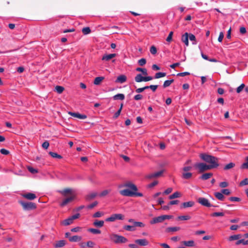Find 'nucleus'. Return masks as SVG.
Masks as SVG:
<instances>
[{
	"instance_id": "a878e982",
	"label": "nucleus",
	"mask_w": 248,
	"mask_h": 248,
	"mask_svg": "<svg viewBox=\"0 0 248 248\" xmlns=\"http://www.w3.org/2000/svg\"><path fill=\"white\" fill-rule=\"evenodd\" d=\"M192 173L184 171L182 173V177L183 178H184L185 179H189L192 177Z\"/></svg>"
},
{
	"instance_id": "412c9836",
	"label": "nucleus",
	"mask_w": 248,
	"mask_h": 248,
	"mask_svg": "<svg viewBox=\"0 0 248 248\" xmlns=\"http://www.w3.org/2000/svg\"><path fill=\"white\" fill-rule=\"evenodd\" d=\"M93 225L97 227H102L104 226V221L103 220H95L93 223Z\"/></svg>"
},
{
	"instance_id": "de8ad7c7",
	"label": "nucleus",
	"mask_w": 248,
	"mask_h": 248,
	"mask_svg": "<svg viewBox=\"0 0 248 248\" xmlns=\"http://www.w3.org/2000/svg\"><path fill=\"white\" fill-rule=\"evenodd\" d=\"M211 216L213 217H223L224 216V213L223 212H214L213 214H212Z\"/></svg>"
},
{
	"instance_id": "ddd939ff",
	"label": "nucleus",
	"mask_w": 248,
	"mask_h": 248,
	"mask_svg": "<svg viewBox=\"0 0 248 248\" xmlns=\"http://www.w3.org/2000/svg\"><path fill=\"white\" fill-rule=\"evenodd\" d=\"M116 54L115 53L113 54H110L108 55H104L102 58V61H108L111 59L114 58L116 57Z\"/></svg>"
},
{
	"instance_id": "cd10ccee",
	"label": "nucleus",
	"mask_w": 248,
	"mask_h": 248,
	"mask_svg": "<svg viewBox=\"0 0 248 248\" xmlns=\"http://www.w3.org/2000/svg\"><path fill=\"white\" fill-rule=\"evenodd\" d=\"M163 173L162 171H159L154 173H152L151 174H149L148 176V178H153L154 177H157L158 176H160Z\"/></svg>"
},
{
	"instance_id": "5fc2aeb1",
	"label": "nucleus",
	"mask_w": 248,
	"mask_h": 248,
	"mask_svg": "<svg viewBox=\"0 0 248 248\" xmlns=\"http://www.w3.org/2000/svg\"><path fill=\"white\" fill-rule=\"evenodd\" d=\"M245 87V84H242L236 89V92L237 93H240Z\"/></svg>"
},
{
	"instance_id": "aec40b11",
	"label": "nucleus",
	"mask_w": 248,
	"mask_h": 248,
	"mask_svg": "<svg viewBox=\"0 0 248 248\" xmlns=\"http://www.w3.org/2000/svg\"><path fill=\"white\" fill-rule=\"evenodd\" d=\"M213 174L211 172L209 173H205L203 174L201 177L200 179L203 180H206L208 179H209L211 176H212Z\"/></svg>"
},
{
	"instance_id": "20e7f679",
	"label": "nucleus",
	"mask_w": 248,
	"mask_h": 248,
	"mask_svg": "<svg viewBox=\"0 0 248 248\" xmlns=\"http://www.w3.org/2000/svg\"><path fill=\"white\" fill-rule=\"evenodd\" d=\"M200 157L202 160L209 163L213 168H216L219 166L218 159L216 157L204 153L201 154Z\"/></svg>"
},
{
	"instance_id": "0e129e2a",
	"label": "nucleus",
	"mask_w": 248,
	"mask_h": 248,
	"mask_svg": "<svg viewBox=\"0 0 248 248\" xmlns=\"http://www.w3.org/2000/svg\"><path fill=\"white\" fill-rule=\"evenodd\" d=\"M192 169V166H185L183 168V171L187 172L188 171L191 170Z\"/></svg>"
},
{
	"instance_id": "72a5a7b5",
	"label": "nucleus",
	"mask_w": 248,
	"mask_h": 248,
	"mask_svg": "<svg viewBox=\"0 0 248 248\" xmlns=\"http://www.w3.org/2000/svg\"><path fill=\"white\" fill-rule=\"evenodd\" d=\"M166 76V73L164 72L156 73L155 76V78H159Z\"/></svg>"
},
{
	"instance_id": "f3484780",
	"label": "nucleus",
	"mask_w": 248,
	"mask_h": 248,
	"mask_svg": "<svg viewBox=\"0 0 248 248\" xmlns=\"http://www.w3.org/2000/svg\"><path fill=\"white\" fill-rule=\"evenodd\" d=\"M182 243L186 247H192L195 246V242L193 240L184 241Z\"/></svg>"
},
{
	"instance_id": "2f4dec72",
	"label": "nucleus",
	"mask_w": 248,
	"mask_h": 248,
	"mask_svg": "<svg viewBox=\"0 0 248 248\" xmlns=\"http://www.w3.org/2000/svg\"><path fill=\"white\" fill-rule=\"evenodd\" d=\"M174 80L173 79L170 80H167L165 81L164 82L163 87L164 88H166L170 86V85L173 82Z\"/></svg>"
},
{
	"instance_id": "bb28decb",
	"label": "nucleus",
	"mask_w": 248,
	"mask_h": 248,
	"mask_svg": "<svg viewBox=\"0 0 248 248\" xmlns=\"http://www.w3.org/2000/svg\"><path fill=\"white\" fill-rule=\"evenodd\" d=\"M104 79V77H96L95 78L94 80L93 83L94 84L96 85H99Z\"/></svg>"
},
{
	"instance_id": "2eb2a0df",
	"label": "nucleus",
	"mask_w": 248,
	"mask_h": 248,
	"mask_svg": "<svg viewBox=\"0 0 248 248\" xmlns=\"http://www.w3.org/2000/svg\"><path fill=\"white\" fill-rule=\"evenodd\" d=\"M181 39L182 41L184 42L186 46H188V33L187 32H186L182 35Z\"/></svg>"
},
{
	"instance_id": "c85d7f7f",
	"label": "nucleus",
	"mask_w": 248,
	"mask_h": 248,
	"mask_svg": "<svg viewBox=\"0 0 248 248\" xmlns=\"http://www.w3.org/2000/svg\"><path fill=\"white\" fill-rule=\"evenodd\" d=\"M144 77H143L141 74H139L135 77V80L137 82H140L144 81Z\"/></svg>"
},
{
	"instance_id": "4c0bfd02",
	"label": "nucleus",
	"mask_w": 248,
	"mask_h": 248,
	"mask_svg": "<svg viewBox=\"0 0 248 248\" xmlns=\"http://www.w3.org/2000/svg\"><path fill=\"white\" fill-rule=\"evenodd\" d=\"M49 154L53 158H58L59 159L62 158V156L60 155H58L56 153L49 152Z\"/></svg>"
},
{
	"instance_id": "774afa93",
	"label": "nucleus",
	"mask_w": 248,
	"mask_h": 248,
	"mask_svg": "<svg viewBox=\"0 0 248 248\" xmlns=\"http://www.w3.org/2000/svg\"><path fill=\"white\" fill-rule=\"evenodd\" d=\"M246 185H248V178H245L244 180L242 181L240 183V185L241 186Z\"/></svg>"
},
{
	"instance_id": "dca6fc26",
	"label": "nucleus",
	"mask_w": 248,
	"mask_h": 248,
	"mask_svg": "<svg viewBox=\"0 0 248 248\" xmlns=\"http://www.w3.org/2000/svg\"><path fill=\"white\" fill-rule=\"evenodd\" d=\"M126 80V77L125 75H122L118 76L116 80V82L123 83Z\"/></svg>"
},
{
	"instance_id": "9d476101",
	"label": "nucleus",
	"mask_w": 248,
	"mask_h": 248,
	"mask_svg": "<svg viewBox=\"0 0 248 248\" xmlns=\"http://www.w3.org/2000/svg\"><path fill=\"white\" fill-rule=\"evenodd\" d=\"M198 202L200 203L201 205L204 206H205V207H212V206H213V207H217L218 206H215V205H213L212 204H211L209 201L205 198H199L198 199Z\"/></svg>"
},
{
	"instance_id": "c9c22d12",
	"label": "nucleus",
	"mask_w": 248,
	"mask_h": 248,
	"mask_svg": "<svg viewBox=\"0 0 248 248\" xmlns=\"http://www.w3.org/2000/svg\"><path fill=\"white\" fill-rule=\"evenodd\" d=\"M180 193L179 192H175L169 196L170 199H173L180 197Z\"/></svg>"
},
{
	"instance_id": "a211bd4d",
	"label": "nucleus",
	"mask_w": 248,
	"mask_h": 248,
	"mask_svg": "<svg viewBox=\"0 0 248 248\" xmlns=\"http://www.w3.org/2000/svg\"><path fill=\"white\" fill-rule=\"evenodd\" d=\"M180 230V227H168L166 230V232H174L178 231Z\"/></svg>"
},
{
	"instance_id": "c03bdc74",
	"label": "nucleus",
	"mask_w": 248,
	"mask_h": 248,
	"mask_svg": "<svg viewBox=\"0 0 248 248\" xmlns=\"http://www.w3.org/2000/svg\"><path fill=\"white\" fill-rule=\"evenodd\" d=\"M64 89V88L61 86H57L55 87V90L58 93H62Z\"/></svg>"
},
{
	"instance_id": "1a4fd4ad",
	"label": "nucleus",
	"mask_w": 248,
	"mask_h": 248,
	"mask_svg": "<svg viewBox=\"0 0 248 248\" xmlns=\"http://www.w3.org/2000/svg\"><path fill=\"white\" fill-rule=\"evenodd\" d=\"M124 216L121 214H115L112 215L110 217L106 219V221L108 222H113L117 219L123 220Z\"/></svg>"
},
{
	"instance_id": "393cba45",
	"label": "nucleus",
	"mask_w": 248,
	"mask_h": 248,
	"mask_svg": "<svg viewBox=\"0 0 248 248\" xmlns=\"http://www.w3.org/2000/svg\"><path fill=\"white\" fill-rule=\"evenodd\" d=\"M97 195L98 193L97 192H93L90 193L86 196V199L88 201H90L94 198Z\"/></svg>"
},
{
	"instance_id": "864d4df0",
	"label": "nucleus",
	"mask_w": 248,
	"mask_h": 248,
	"mask_svg": "<svg viewBox=\"0 0 248 248\" xmlns=\"http://www.w3.org/2000/svg\"><path fill=\"white\" fill-rule=\"evenodd\" d=\"M150 51L152 54H155L157 52L156 48L154 46H152L150 47Z\"/></svg>"
},
{
	"instance_id": "f704fd0d",
	"label": "nucleus",
	"mask_w": 248,
	"mask_h": 248,
	"mask_svg": "<svg viewBox=\"0 0 248 248\" xmlns=\"http://www.w3.org/2000/svg\"><path fill=\"white\" fill-rule=\"evenodd\" d=\"M234 166H235V164L232 163V162H231V163L226 165L224 166V170H230L231 169H232Z\"/></svg>"
},
{
	"instance_id": "79ce46f5",
	"label": "nucleus",
	"mask_w": 248,
	"mask_h": 248,
	"mask_svg": "<svg viewBox=\"0 0 248 248\" xmlns=\"http://www.w3.org/2000/svg\"><path fill=\"white\" fill-rule=\"evenodd\" d=\"M188 39L191 41H194L192 44L194 45L196 44V37L194 35L191 33L188 34Z\"/></svg>"
},
{
	"instance_id": "680f3d73",
	"label": "nucleus",
	"mask_w": 248,
	"mask_h": 248,
	"mask_svg": "<svg viewBox=\"0 0 248 248\" xmlns=\"http://www.w3.org/2000/svg\"><path fill=\"white\" fill-rule=\"evenodd\" d=\"M49 145V143L47 141L44 142L42 144V147L45 149H47Z\"/></svg>"
},
{
	"instance_id": "c756f323",
	"label": "nucleus",
	"mask_w": 248,
	"mask_h": 248,
	"mask_svg": "<svg viewBox=\"0 0 248 248\" xmlns=\"http://www.w3.org/2000/svg\"><path fill=\"white\" fill-rule=\"evenodd\" d=\"M214 195L218 200L222 201L224 200V196L221 192H215Z\"/></svg>"
},
{
	"instance_id": "4468645a",
	"label": "nucleus",
	"mask_w": 248,
	"mask_h": 248,
	"mask_svg": "<svg viewBox=\"0 0 248 248\" xmlns=\"http://www.w3.org/2000/svg\"><path fill=\"white\" fill-rule=\"evenodd\" d=\"M136 243L139 244L140 246H147L148 245V241L145 239H137L135 240Z\"/></svg>"
},
{
	"instance_id": "a19ab883",
	"label": "nucleus",
	"mask_w": 248,
	"mask_h": 248,
	"mask_svg": "<svg viewBox=\"0 0 248 248\" xmlns=\"http://www.w3.org/2000/svg\"><path fill=\"white\" fill-rule=\"evenodd\" d=\"M136 71L138 72H141L142 73V74L144 75H147L148 74L147 73V70L145 68H142L140 67H138L136 68Z\"/></svg>"
},
{
	"instance_id": "8fccbe9b",
	"label": "nucleus",
	"mask_w": 248,
	"mask_h": 248,
	"mask_svg": "<svg viewBox=\"0 0 248 248\" xmlns=\"http://www.w3.org/2000/svg\"><path fill=\"white\" fill-rule=\"evenodd\" d=\"M146 60L144 58H142L138 61V63L140 66H143L146 64Z\"/></svg>"
},
{
	"instance_id": "3c124183",
	"label": "nucleus",
	"mask_w": 248,
	"mask_h": 248,
	"mask_svg": "<svg viewBox=\"0 0 248 248\" xmlns=\"http://www.w3.org/2000/svg\"><path fill=\"white\" fill-rule=\"evenodd\" d=\"M28 170L32 174H35L38 172L37 170L34 169L33 168L31 167H28Z\"/></svg>"
},
{
	"instance_id": "f257e3e1",
	"label": "nucleus",
	"mask_w": 248,
	"mask_h": 248,
	"mask_svg": "<svg viewBox=\"0 0 248 248\" xmlns=\"http://www.w3.org/2000/svg\"><path fill=\"white\" fill-rule=\"evenodd\" d=\"M119 187H126L129 188L130 190L128 189H125L124 190H120L119 193L121 195L127 197H133V196H138V197H142L143 194L140 192H137L136 191L138 190V188L137 186L130 182H127L122 185L119 186Z\"/></svg>"
},
{
	"instance_id": "b1692460",
	"label": "nucleus",
	"mask_w": 248,
	"mask_h": 248,
	"mask_svg": "<svg viewBox=\"0 0 248 248\" xmlns=\"http://www.w3.org/2000/svg\"><path fill=\"white\" fill-rule=\"evenodd\" d=\"M194 202L192 201H189L187 202H185L182 203L181 207L187 208L192 207L194 205Z\"/></svg>"
},
{
	"instance_id": "69168bd1",
	"label": "nucleus",
	"mask_w": 248,
	"mask_h": 248,
	"mask_svg": "<svg viewBox=\"0 0 248 248\" xmlns=\"http://www.w3.org/2000/svg\"><path fill=\"white\" fill-rule=\"evenodd\" d=\"M229 200L231 202H239L240 201V199L237 197H231L229 198Z\"/></svg>"
},
{
	"instance_id": "a18cd8bd",
	"label": "nucleus",
	"mask_w": 248,
	"mask_h": 248,
	"mask_svg": "<svg viewBox=\"0 0 248 248\" xmlns=\"http://www.w3.org/2000/svg\"><path fill=\"white\" fill-rule=\"evenodd\" d=\"M133 226L134 228L135 227H144L145 225L141 222L135 221L134 222Z\"/></svg>"
},
{
	"instance_id": "4be33fe9",
	"label": "nucleus",
	"mask_w": 248,
	"mask_h": 248,
	"mask_svg": "<svg viewBox=\"0 0 248 248\" xmlns=\"http://www.w3.org/2000/svg\"><path fill=\"white\" fill-rule=\"evenodd\" d=\"M69 240L70 242H78L81 240V237L78 235H74L69 237Z\"/></svg>"
},
{
	"instance_id": "39448f33",
	"label": "nucleus",
	"mask_w": 248,
	"mask_h": 248,
	"mask_svg": "<svg viewBox=\"0 0 248 248\" xmlns=\"http://www.w3.org/2000/svg\"><path fill=\"white\" fill-rule=\"evenodd\" d=\"M109 238L116 244L125 243L127 242V239L124 236L114 233L110 235Z\"/></svg>"
},
{
	"instance_id": "9b49d317",
	"label": "nucleus",
	"mask_w": 248,
	"mask_h": 248,
	"mask_svg": "<svg viewBox=\"0 0 248 248\" xmlns=\"http://www.w3.org/2000/svg\"><path fill=\"white\" fill-rule=\"evenodd\" d=\"M68 114L73 117H76L80 119H85L87 118V116L86 115L80 114L79 113L69 111L68 112Z\"/></svg>"
},
{
	"instance_id": "4d7b16f0",
	"label": "nucleus",
	"mask_w": 248,
	"mask_h": 248,
	"mask_svg": "<svg viewBox=\"0 0 248 248\" xmlns=\"http://www.w3.org/2000/svg\"><path fill=\"white\" fill-rule=\"evenodd\" d=\"M221 192L222 193V194L223 195L225 194V195H229L231 193L230 190L228 189H222L221 191Z\"/></svg>"
},
{
	"instance_id": "6e6d98bb",
	"label": "nucleus",
	"mask_w": 248,
	"mask_h": 248,
	"mask_svg": "<svg viewBox=\"0 0 248 248\" xmlns=\"http://www.w3.org/2000/svg\"><path fill=\"white\" fill-rule=\"evenodd\" d=\"M147 89H148V87H147L146 86H145L143 88H138L136 90V92L139 93L142 92L145 90Z\"/></svg>"
},
{
	"instance_id": "09e8293b",
	"label": "nucleus",
	"mask_w": 248,
	"mask_h": 248,
	"mask_svg": "<svg viewBox=\"0 0 248 248\" xmlns=\"http://www.w3.org/2000/svg\"><path fill=\"white\" fill-rule=\"evenodd\" d=\"M89 231L93 234H100L101 233V231L99 230L93 228L90 229Z\"/></svg>"
},
{
	"instance_id": "49530a36",
	"label": "nucleus",
	"mask_w": 248,
	"mask_h": 248,
	"mask_svg": "<svg viewBox=\"0 0 248 248\" xmlns=\"http://www.w3.org/2000/svg\"><path fill=\"white\" fill-rule=\"evenodd\" d=\"M124 229L128 231H134L135 230L133 226L125 225L124 227Z\"/></svg>"
},
{
	"instance_id": "13d9d810",
	"label": "nucleus",
	"mask_w": 248,
	"mask_h": 248,
	"mask_svg": "<svg viewBox=\"0 0 248 248\" xmlns=\"http://www.w3.org/2000/svg\"><path fill=\"white\" fill-rule=\"evenodd\" d=\"M173 32L170 31L166 39V41L168 42H170L172 40V37L173 35Z\"/></svg>"
},
{
	"instance_id": "e433bc0d",
	"label": "nucleus",
	"mask_w": 248,
	"mask_h": 248,
	"mask_svg": "<svg viewBox=\"0 0 248 248\" xmlns=\"http://www.w3.org/2000/svg\"><path fill=\"white\" fill-rule=\"evenodd\" d=\"M246 162L243 163L241 166L242 169H248V156L246 158Z\"/></svg>"
},
{
	"instance_id": "ea45409f",
	"label": "nucleus",
	"mask_w": 248,
	"mask_h": 248,
	"mask_svg": "<svg viewBox=\"0 0 248 248\" xmlns=\"http://www.w3.org/2000/svg\"><path fill=\"white\" fill-rule=\"evenodd\" d=\"M190 217L189 216L186 215V216H179L177 218L178 220H187L190 219Z\"/></svg>"
},
{
	"instance_id": "423d86ee",
	"label": "nucleus",
	"mask_w": 248,
	"mask_h": 248,
	"mask_svg": "<svg viewBox=\"0 0 248 248\" xmlns=\"http://www.w3.org/2000/svg\"><path fill=\"white\" fill-rule=\"evenodd\" d=\"M172 217V216L170 215H162L157 217L153 218L151 221L150 223L151 224H154L158 223H161L166 219H170Z\"/></svg>"
},
{
	"instance_id": "6e6552de",
	"label": "nucleus",
	"mask_w": 248,
	"mask_h": 248,
	"mask_svg": "<svg viewBox=\"0 0 248 248\" xmlns=\"http://www.w3.org/2000/svg\"><path fill=\"white\" fill-rule=\"evenodd\" d=\"M19 203L22 205L24 210H31L36 208V204L32 202H25L20 201Z\"/></svg>"
},
{
	"instance_id": "7c9ffc66",
	"label": "nucleus",
	"mask_w": 248,
	"mask_h": 248,
	"mask_svg": "<svg viewBox=\"0 0 248 248\" xmlns=\"http://www.w3.org/2000/svg\"><path fill=\"white\" fill-rule=\"evenodd\" d=\"M73 220L69 217V218L64 220L62 222V224L64 226H68L73 223Z\"/></svg>"
},
{
	"instance_id": "603ef678",
	"label": "nucleus",
	"mask_w": 248,
	"mask_h": 248,
	"mask_svg": "<svg viewBox=\"0 0 248 248\" xmlns=\"http://www.w3.org/2000/svg\"><path fill=\"white\" fill-rule=\"evenodd\" d=\"M146 87H148V89H151L153 92H155L156 90V89L158 87V85H151L150 86H147Z\"/></svg>"
},
{
	"instance_id": "f8f14e48",
	"label": "nucleus",
	"mask_w": 248,
	"mask_h": 248,
	"mask_svg": "<svg viewBox=\"0 0 248 248\" xmlns=\"http://www.w3.org/2000/svg\"><path fill=\"white\" fill-rule=\"evenodd\" d=\"M22 196L24 198L29 200H33L36 198V196L35 194L32 193H27L22 194Z\"/></svg>"
},
{
	"instance_id": "0eeeda50",
	"label": "nucleus",
	"mask_w": 248,
	"mask_h": 248,
	"mask_svg": "<svg viewBox=\"0 0 248 248\" xmlns=\"http://www.w3.org/2000/svg\"><path fill=\"white\" fill-rule=\"evenodd\" d=\"M194 167L198 169L199 173L213 169L212 166L203 163H196L194 165Z\"/></svg>"
},
{
	"instance_id": "bf43d9fd",
	"label": "nucleus",
	"mask_w": 248,
	"mask_h": 248,
	"mask_svg": "<svg viewBox=\"0 0 248 248\" xmlns=\"http://www.w3.org/2000/svg\"><path fill=\"white\" fill-rule=\"evenodd\" d=\"M110 192V190H105L103 191L100 194L99 196L100 197H104L106 196L109 192Z\"/></svg>"
},
{
	"instance_id": "338daca9",
	"label": "nucleus",
	"mask_w": 248,
	"mask_h": 248,
	"mask_svg": "<svg viewBox=\"0 0 248 248\" xmlns=\"http://www.w3.org/2000/svg\"><path fill=\"white\" fill-rule=\"evenodd\" d=\"M219 186L220 187L224 188V187H226L228 186V183H227L226 182H222L220 183Z\"/></svg>"
},
{
	"instance_id": "e2e57ef3",
	"label": "nucleus",
	"mask_w": 248,
	"mask_h": 248,
	"mask_svg": "<svg viewBox=\"0 0 248 248\" xmlns=\"http://www.w3.org/2000/svg\"><path fill=\"white\" fill-rule=\"evenodd\" d=\"M94 245V243L91 241H88L86 244V246L89 248H93Z\"/></svg>"
},
{
	"instance_id": "052dcab7",
	"label": "nucleus",
	"mask_w": 248,
	"mask_h": 248,
	"mask_svg": "<svg viewBox=\"0 0 248 248\" xmlns=\"http://www.w3.org/2000/svg\"><path fill=\"white\" fill-rule=\"evenodd\" d=\"M98 204V202L95 201V202H93L92 204L89 205L87 207L89 209H92L94 207H95V206H96Z\"/></svg>"
},
{
	"instance_id": "37998d69",
	"label": "nucleus",
	"mask_w": 248,
	"mask_h": 248,
	"mask_svg": "<svg viewBox=\"0 0 248 248\" xmlns=\"http://www.w3.org/2000/svg\"><path fill=\"white\" fill-rule=\"evenodd\" d=\"M91 31L89 27H85L83 28L82 30V33L85 34H88L91 32Z\"/></svg>"
},
{
	"instance_id": "58836bf2",
	"label": "nucleus",
	"mask_w": 248,
	"mask_h": 248,
	"mask_svg": "<svg viewBox=\"0 0 248 248\" xmlns=\"http://www.w3.org/2000/svg\"><path fill=\"white\" fill-rule=\"evenodd\" d=\"M240 244H243L244 245H248V240H245L244 239H242L238 240L236 242V245H240Z\"/></svg>"
},
{
	"instance_id": "f03ea898",
	"label": "nucleus",
	"mask_w": 248,
	"mask_h": 248,
	"mask_svg": "<svg viewBox=\"0 0 248 248\" xmlns=\"http://www.w3.org/2000/svg\"><path fill=\"white\" fill-rule=\"evenodd\" d=\"M58 192L64 197H66L68 194H70V196L64 199L60 204L61 207H63L68 203L72 202L76 198L75 194L72 193V189L71 188H65L62 190H59Z\"/></svg>"
},
{
	"instance_id": "473e14b6",
	"label": "nucleus",
	"mask_w": 248,
	"mask_h": 248,
	"mask_svg": "<svg viewBox=\"0 0 248 248\" xmlns=\"http://www.w3.org/2000/svg\"><path fill=\"white\" fill-rule=\"evenodd\" d=\"M241 237H242L241 234H236V235H231V236H230L229 240L230 241L238 240V239H240Z\"/></svg>"
},
{
	"instance_id": "5701e85b",
	"label": "nucleus",
	"mask_w": 248,
	"mask_h": 248,
	"mask_svg": "<svg viewBox=\"0 0 248 248\" xmlns=\"http://www.w3.org/2000/svg\"><path fill=\"white\" fill-rule=\"evenodd\" d=\"M65 245V241L63 240L57 241L54 245L56 248L63 247Z\"/></svg>"
},
{
	"instance_id": "6ab92c4d",
	"label": "nucleus",
	"mask_w": 248,
	"mask_h": 248,
	"mask_svg": "<svg viewBox=\"0 0 248 248\" xmlns=\"http://www.w3.org/2000/svg\"><path fill=\"white\" fill-rule=\"evenodd\" d=\"M125 96L123 93H118L113 96V99L114 100H123L124 99Z\"/></svg>"
},
{
	"instance_id": "7ed1b4c3",
	"label": "nucleus",
	"mask_w": 248,
	"mask_h": 248,
	"mask_svg": "<svg viewBox=\"0 0 248 248\" xmlns=\"http://www.w3.org/2000/svg\"><path fill=\"white\" fill-rule=\"evenodd\" d=\"M200 157L202 160L209 163L213 168H216L219 166L218 159L216 157L204 153L201 154Z\"/></svg>"
}]
</instances>
